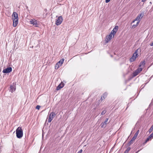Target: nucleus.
Segmentation results:
<instances>
[{"mask_svg":"<svg viewBox=\"0 0 153 153\" xmlns=\"http://www.w3.org/2000/svg\"><path fill=\"white\" fill-rule=\"evenodd\" d=\"M112 35L110 34L108 36H107L106 39L105 40L106 43H108L109 41L110 40L112 39Z\"/></svg>","mask_w":153,"mask_h":153,"instance_id":"f8f14e48","label":"nucleus"},{"mask_svg":"<svg viewBox=\"0 0 153 153\" xmlns=\"http://www.w3.org/2000/svg\"><path fill=\"white\" fill-rule=\"evenodd\" d=\"M116 32H114V31L113 30H112L111 32V33L110 34H111L112 35H113V36H114V35L115 34V33H116Z\"/></svg>","mask_w":153,"mask_h":153,"instance_id":"4be33fe9","label":"nucleus"},{"mask_svg":"<svg viewBox=\"0 0 153 153\" xmlns=\"http://www.w3.org/2000/svg\"><path fill=\"white\" fill-rule=\"evenodd\" d=\"M134 140H132V139H131V140L129 141V142L128 143V145H131V144H132L133 143V141H134Z\"/></svg>","mask_w":153,"mask_h":153,"instance_id":"5701e85b","label":"nucleus"},{"mask_svg":"<svg viewBox=\"0 0 153 153\" xmlns=\"http://www.w3.org/2000/svg\"><path fill=\"white\" fill-rule=\"evenodd\" d=\"M143 15L142 13L140 14L135 19V20H137L140 21V18H141L143 17Z\"/></svg>","mask_w":153,"mask_h":153,"instance_id":"ddd939ff","label":"nucleus"},{"mask_svg":"<svg viewBox=\"0 0 153 153\" xmlns=\"http://www.w3.org/2000/svg\"><path fill=\"white\" fill-rule=\"evenodd\" d=\"M139 74L136 71H135L133 74V77H134L137 75Z\"/></svg>","mask_w":153,"mask_h":153,"instance_id":"f3484780","label":"nucleus"},{"mask_svg":"<svg viewBox=\"0 0 153 153\" xmlns=\"http://www.w3.org/2000/svg\"><path fill=\"white\" fill-rule=\"evenodd\" d=\"M151 128L153 130V125L151 127Z\"/></svg>","mask_w":153,"mask_h":153,"instance_id":"c9c22d12","label":"nucleus"},{"mask_svg":"<svg viewBox=\"0 0 153 153\" xmlns=\"http://www.w3.org/2000/svg\"><path fill=\"white\" fill-rule=\"evenodd\" d=\"M19 19H13V26L16 27L18 24Z\"/></svg>","mask_w":153,"mask_h":153,"instance_id":"9d476101","label":"nucleus"},{"mask_svg":"<svg viewBox=\"0 0 153 153\" xmlns=\"http://www.w3.org/2000/svg\"><path fill=\"white\" fill-rule=\"evenodd\" d=\"M139 22H140V21H138L137 22V23L136 25H133L132 26V28H135L138 25Z\"/></svg>","mask_w":153,"mask_h":153,"instance_id":"a211bd4d","label":"nucleus"},{"mask_svg":"<svg viewBox=\"0 0 153 153\" xmlns=\"http://www.w3.org/2000/svg\"><path fill=\"white\" fill-rule=\"evenodd\" d=\"M118 28V27L117 26H115L113 30L115 32H116L117 31Z\"/></svg>","mask_w":153,"mask_h":153,"instance_id":"6ab92c4d","label":"nucleus"},{"mask_svg":"<svg viewBox=\"0 0 153 153\" xmlns=\"http://www.w3.org/2000/svg\"><path fill=\"white\" fill-rule=\"evenodd\" d=\"M139 130H138L135 133V134L136 135H137V136L139 133Z\"/></svg>","mask_w":153,"mask_h":153,"instance_id":"7c9ffc66","label":"nucleus"},{"mask_svg":"<svg viewBox=\"0 0 153 153\" xmlns=\"http://www.w3.org/2000/svg\"><path fill=\"white\" fill-rule=\"evenodd\" d=\"M105 97L104 96H102L101 97V99H100V100H104V99H105Z\"/></svg>","mask_w":153,"mask_h":153,"instance_id":"2f4dec72","label":"nucleus"},{"mask_svg":"<svg viewBox=\"0 0 153 153\" xmlns=\"http://www.w3.org/2000/svg\"><path fill=\"white\" fill-rule=\"evenodd\" d=\"M153 130V129H152L151 128H150V129H149V132L150 133H151L152 131Z\"/></svg>","mask_w":153,"mask_h":153,"instance_id":"c85d7f7f","label":"nucleus"},{"mask_svg":"<svg viewBox=\"0 0 153 153\" xmlns=\"http://www.w3.org/2000/svg\"><path fill=\"white\" fill-rule=\"evenodd\" d=\"M16 86L15 85H11L10 86L9 90L11 93L13 92L16 90Z\"/></svg>","mask_w":153,"mask_h":153,"instance_id":"6e6552de","label":"nucleus"},{"mask_svg":"<svg viewBox=\"0 0 153 153\" xmlns=\"http://www.w3.org/2000/svg\"><path fill=\"white\" fill-rule=\"evenodd\" d=\"M64 86V84L63 83L60 84L56 87V90H58L63 88Z\"/></svg>","mask_w":153,"mask_h":153,"instance_id":"4468645a","label":"nucleus"},{"mask_svg":"<svg viewBox=\"0 0 153 153\" xmlns=\"http://www.w3.org/2000/svg\"><path fill=\"white\" fill-rule=\"evenodd\" d=\"M82 149H81L77 153H82Z\"/></svg>","mask_w":153,"mask_h":153,"instance_id":"473e14b6","label":"nucleus"},{"mask_svg":"<svg viewBox=\"0 0 153 153\" xmlns=\"http://www.w3.org/2000/svg\"><path fill=\"white\" fill-rule=\"evenodd\" d=\"M141 51L140 49L138 48L137 49L134 53L133 54L132 56L130 58V60L131 62H133L134 61L137 57H138V54L139 52L140 53Z\"/></svg>","mask_w":153,"mask_h":153,"instance_id":"f257e3e1","label":"nucleus"},{"mask_svg":"<svg viewBox=\"0 0 153 153\" xmlns=\"http://www.w3.org/2000/svg\"><path fill=\"white\" fill-rule=\"evenodd\" d=\"M151 134H152V135L153 136V132Z\"/></svg>","mask_w":153,"mask_h":153,"instance_id":"e433bc0d","label":"nucleus"},{"mask_svg":"<svg viewBox=\"0 0 153 153\" xmlns=\"http://www.w3.org/2000/svg\"><path fill=\"white\" fill-rule=\"evenodd\" d=\"M139 130H138L135 133V134L136 135H137V136L139 133Z\"/></svg>","mask_w":153,"mask_h":153,"instance_id":"c756f323","label":"nucleus"},{"mask_svg":"<svg viewBox=\"0 0 153 153\" xmlns=\"http://www.w3.org/2000/svg\"><path fill=\"white\" fill-rule=\"evenodd\" d=\"M17 137L18 138H21L23 135V130L21 127H18L16 130Z\"/></svg>","mask_w":153,"mask_h":153,"instance_id":"f03ea898","label":"nucleus"},{"mask_svg":"<svg viewBox=\"0 0 153 153\" xmlns=\"http://www.w3.org/2000/svg\"><path fill=\"white\" fill-rule=\"evenodd\" d=\"M64 60V59H61L59 62H58L57 63V65H58L60 66H61L62 65L63 62Z\"/></svg>","mask_w":153,"mask_h":153,"instance_id":"2eb2a0df","label":"nucleus"},{"mask_svg":"<svg viewBox=\"0 0 153 153\" xmlns=\"http://www.w3.org/2000/svg\"><path fill=\"white\" fill-rule=\"evenodd\" d=\"M107 94L106 93H105L102 96H104L105 97V98H106V97L107 95Z\"/></svg>","mask_w":153,"mask_h":153,"instance_id":"bb28decb","label":"nucleus"},{"mask_svg":"<svg viewBox=\"0 0 153 153\" xmlns=\"http://www.w3.org/2000/svg\"><path fill=\"white\" fill-rule=\"evenodd\" d=\"M142 68H138L136 71L137 72H138V73H140L142 71Z\"/></svg>","mask_w":153,"mask_h":153,"instance_id":"aec40b11","label":"nucleus"},{"mask_svg":"<svg viewBox=\"0 0 153 153\" xmlns=\"http://www.w3.org/2000/svg\"><path fill=\"white\" fill-rule=\"evenodd\" d=\"M136 20H135V19L132 22V23H134V22L136 21Z\"/></svg>","mask_w":153,"mask_h":153,"instance_id":"f704fd0d","label":"nucleus"},{"mask_svg":"<svg viewBox=\"0 0 153 153\" xmlns=\"http://www.w3.org/2000/svg\"><path fill=\"white\" fill-rule=\"evenodd\" d=\"M131 148L130 147H128L126 150L124 152V153H128L129 151L130 150Z\"/></svg>","mask_w":153,"mask_h":153,"instance_id":"412c9836","label":"nucleus"},{"mask_svg":"<svg viewBox=\"0 0 153 153\" xmlns=\"http://www.w3.org/2000/svg\"><path fill=\"white\" fill-rule=\"evenodd\" d=\"M30 24L33 25L36 27H39V22L35 19H31L29 21Z\"/></svg>","mask_w":153,"mask_h":153,"instance_id":"7ed1b4c3","label":"nucleus"},{"mask_svg":"<svg viewBox=\"0 0 153 153\" xmlns=\"http://www.w3.org/2000/svg\"><path fill=\"white\" fill-rule=\"evenodd\" d=\"M60 67V66L59 65H57V64L56 63V65H55V69H58L59 67Z\"/></svg>","mask_w":153,"mask_h":153,"instance_id":"b1692460","label":"nucleus"},{"mask_svg":"<svg viewBox=\"0 0 153 153\" xmlns=\"http://www.w3.org/2000/svg\"><path fill=\"white\" fill-rule=\"evenodd\" d=\"M56 115L55 113L52 112L49 115L48 119V122L50 123Z\"/></svg>","mask_w":153,"mask_h":153,"instance_id":"20e7f679","label":"nucleus"},{"mask_svg":"<svg viewBox=\"0 0 153 153\" xmlns=\"http://www.w3.org/2000/svg\"><path fill=\"white\" fill-rule=\"evenodd\" d=\"M153 138V136L152 134H151L146 139L145 142L143 143L145 145L148 141L151 140L152 138Z\"/></svg>","mask_w":153,"mask_h":153,"instance_id":"1a4fd4ad","label":"nucleus"},{"mask_svg":"<svg viewBox=\"0 0 153 153\" xmlns=\"http://www.w3.org/2000/svg\"><path fill=\"white\" fill-rule=\"evenodd\" d=\"M106 111L105 110H103L102 111V112L101 113V115H104L106 113Z\"/></svg>","mask_w":153,"mask_h":153,"instance_id":"a878e982","label":"nucleus"},{"mask_svg":"<svg viewBox=\"0 0 153 153\" xmlns=\"http://www.w3.org/2000/svg\"><path fill=\"white\" fill-rule=\"evenodd\" d=\"M145 61H142L140 62L139 66L141 67L142 66H144L145 65Z\"/></svg>","mask_w":153,"mask_h":153,"instance_id":"dca6fc26","label":"nucleus"},{"mask_svg":"<svg viewBox=\"0 0 153 153\" xmlns=\"http://www.w3.org/2000/svg\"><path fill=\"white\" fill-rule=\"evenodd\" d=\"M137 136V135L134 134V136L132 138V140H134L136 138Z\"/></svg>","mask_w":153,"mask_h":153,"instance_id":"393cba45","label":"nucleus"},{"mask_svg":"<svg viewBox=\"0 0 153 153\" xmlns=\"http://www.w3.org/2000/svg\"><path fill=\"white\" fill-rule=\"evenodd\" d=\"M12 71V68L11 67H8L4 69L2 72L4 73L7 74L10 72Z\"/></svg>","mask_w":153,"mask_h":153,"instance_id":"423d86ee","label":"nucleus"},{"mask_svg":"<svg viewBox=\"0 0 153 153\" xmlns=\"http://www.w3.org/2000/svg\"><path fill=\"white\" fill-rule=\"evenodd\" d=\"M13 19H19L18 14L16 12H13L12 15Z\"/></svg>","mask_w":153,"mask_h":153,"instance_id":"9b49d317","label":"nucleus"},{"mask_svg":"<svg viewBox=\"0 0 153 153\" xmlns=\"http://www.w3.org/2000/svg\"><path fill=\"white\" fill-rule=\"evenodd\" d=\"M108 119L106 118L105 121L104 122H102L100 125L101 128H105L106 127V125L108 124L107 122L108 120Z\"/></svg>","mask_w":153,"mask_h":153,"instance_id":"0eeeda50","label":"nucleus"},{"mask_svg":"<svg viewBox=\"0 0 153 153\" xmlns=\"http://www.w3.org/2000/svg\"><path fill=\"white\" fill-rule=\"evenodd\" d=\"M110 0H105V2L108 3L110 1Z\"/></svg>","mask_w":153,"mask_h":153,"instance_id":"72a5a7b5","label":"nucleus"},{"mask_svg":"<svg viewBox=\"0 0 153 153\" xmlns=\"http://www.w3.org/2000/svg\"><path fill=\"white\" fill-rule=\"evenodd\" d=\"M63 19L62 16H59L56 22V24L57 25H60L62 22L63 21Z\"/></svg>","mask_w":153,"mask_h":153,"instance_id":"39448f33","label":"nucleus"},{"mask_svg":"<svg viewBox=\"0 0 153 153\" xmlns=\"http://www.w3.org/2000/svg\"><path fill=\"white\" fill-rule=\"evenodd\" d=\"M26 8H27H27H28V7H27H27H26Z\"/></svg>","mask_w":153,"mask_h":153,"instance_id":"4c0bfd02","label":"nucleus"},{"mask_svg":"<svg viewBox=\"0 0 153 153\" xmlns=\"http://www.w3.org/2000/svg\"><path fill=\"white\" fill-rule=\"evenodd\" d=\"M40 108V106L39 105H37L36 106V108L37 109H39Z\"/></svg>","mask_w":153,"mask_h":153,"instance_id":"cd10ccee","label":"nucleus"}]
</instances>
